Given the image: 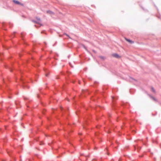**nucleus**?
<instances>
[{"label": "nucleus", "instance_id": "0eeeda50", "mask_svg": "<svg viewBox=\"0 0 161 161\" xmlns=\"http://www.w3.org/2000/svg\"><path fill=\"white\" fill-rule=\"evenodd\" d=\"M101 58H103V57H101Z\"/></svg>", "mask_w": 161, "mask_h": 161}, {"label": "nucleus", "instance_id": "423d86ee", "mask_svg": "<svg viewBox=\"0 0 161 161\" xmlns=\"http://www.w3.org/2000/svg\"><path fill=\"white\" fill-rule=\"evenodd\" d=\"M38 20H40V19H38Z\"/></svg>", "mask_w": 161, "mask_h": 161}, {"label": "nucleus", "instance_id": "20e7f679", "mask_svg": "<svg viewBox=\"0 0 161 161\" xmlns=\"http://www.w3.org/2000/svg\"><path fill=\"white\" fill-rule=\"evenodd\" d=\"M47 13H49L50 14H53V12H52V11H47Z\"/></svg>", "mask_w": 161, "mask_h": 161}, {"label": "nucleus", "instance_id": "f03ea898", "mask_svg": "<svg viewBox=\"0 0 161 161\" xmlns=\"http://www.w3.org/2000/svg\"><path fill=\"white\" fill-rule=\"evenodd\" d=\"M113 56L117 58H119L120 57L117 53H114L112 55Z\"/></svg>", "mask_w": 161, "mask_h": 161}, {"label": "nucleus", "instance_id": "7ed1b4c3", "mask_svg": "<svg viewBox=\"0 0 161 161\" xmlns=\"http://www.w3.org/2000/svg\"><path fill=\"white\" fill-rule=\"evenodd\" d=\"M125 40L128 42H129L130 43H134V42L132 41L131 40L127 39V38H125Z\"/></svg>", "mask_w": 161, "mask_h": 161}, {"label": "nucleus", "instance_id": "39448f33", "mask_svg": "<svg viewBox=\"0 0 161 161\" xmlns=\"http://www.w3.org/2000/svg\"><path fill=\"white\" fill-rule=\"evenodd\" d=\"M151 90H152V91L153 92H155V90H154V89L152 87V88H151Z\"/></svg>", "mask_w": 161, "mask_h": 161}, {"label": "nucleus", "instance_id": "f257e3e1", "mask_svg": "<svg viewBox=\"0 0 161 161\" xmlns=\"http://www.w3.org/2000/svg\"><path fill=\"white\" fill-rule=\"evenodd\" d=\"M13 2L17 4H19L21 6H23L24 4L23 3H22L19 2V1L16 0H13Z\"/></svg>", "mask_w": 161, "mask_h": 161}, {"label": "nucleus", "instance_id": "6e6552de", "mask_svg": "<svg viewBox=\"0 0 161 161\" xmlns=\"http://www.w3.org/2000/svg\"><path fill=\"white\" fill-rule=\"evenodd\" d=\"M114 98V97H112V98L113 99V98Z\"/></svg>", "mask_w": 161, "mask_h": 161}]
</instances>
